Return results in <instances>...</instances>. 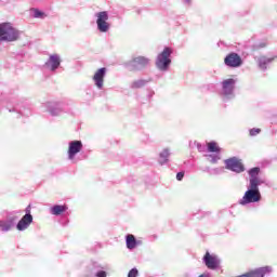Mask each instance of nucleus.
I'll return each instance as SVG.
<instances>
[{"instance_id":"5701e85b","label":"nucleus","mask_w":277,"mask_h":277,"mask_svg":"<svg viewBox=\"0 0 277 277\" xmlns=\"http://www.w3.org/2000/svg\"><path fill=\"white\" fill-rule=\"evenodd\" d=\"M0 228L2 230H10L12 228V224L4 221H0Z\"/></svg>"},{"instance_id":"423d86ee","label":"nucleus","mask_w":277,"mask_h":277,"mask_svg":"<svg viewBox=\"0 0 277 277\" xmlns=\"http://www.w3.org/2000/svg\"><path fill=\"white\" fill-rule=\"evenodd\" d=\"M224 64L229 68H239L243 64V61L239 54L232 52L224 58Z\"/></svg>"},{"instance_id":"aec40b11","label":"nucleus","mask_w":277,"mask_h":277,"mask_svg":"<svg viewBox=\"0 0 277 277\" xmlns=\"http://www.w3.org/2000/svg\"><path fill=\"white\" fill-rule=\"evenodd\" d=\"M160 157V163H168V158L170 157V149L164 148L162 151L159 154Z\"/></svg>"},{"instance_id":"4468645a","label":"nucleus","mask_w":277,"mask_h":277,"mask_svg":"<svg viewBox=\"0 0 277 277\" xmlns=\"http://www.w3.org/2000/svg\"><path fill=\"white\" fill-rule=\"evenodd\" d=\"M60 64H62V61L60 60V55L52 54L50 55L47 66H50L51 70H57V68H60Z\"/></svg>"},{"instance_id":"2eb2a0df","label":"nucleus","mask_w":277,"mask_h":277,"mask_svg":"<svg viewBox=\"0 0 277 277\" xmlns=\"http://www.w3.org/2000/svg\"><path fill=\"white\" fill-rule=\"evenodd\" d=\"M275 60H277L276 55H274L272 57L260 56L258 58V64H259L260 68H265V66H267V64H272V62H274Z\"/></svg>"},{"instance_id":"c85d7f7f","label":"nucleus","mask_w":277,"mask_h":277,"mask_svg":"<svg viewBox=\"0 0 277 277\" xmlns=\"http://www.w3.org/2000/svg\"><path fill=\"white\" fill-rule=\"evenodd\" d=\"M186 1H189V0H186Z\"/></svg>"},{"instance_id":"7ed1b4c3","label":"nucleus","mask_w":277,"mask_h":277,"mask_svg":"<svg viewBox=\"0 0 277 277\" xmlns=\"http://www.w3.org/2000/svg\"><path fill=\"white\" fill-rule=\"evenodd\" d=\"M172 55V49L164 48L163 51L158 55L156 61V66L159 70H168L170 64H172V60L170 56Z\"/></svg>"},{"instance_id":"bb28decb","label":"nucleus","mask_w":277,"mask_h":277,"mask_svg":"<svg viewBox=\"0 0 277 277\" xmlns=\"http://www.w3.org/2000/svg\"><path fill=\"white\" fill-rule=\"evenodd\" d=\"M96 277H107V273L105 271H100L97 272Z\"/></svg>"},{"instance_id":"a878e982","label":"nucleus","mask_w":277,"mask_h":277,"mask_svg":"<svg viewBox=\"0 0 277 277\" xmlns=\"http://www.w3.org/2000/svg\"><path fill=\"white\" fill-rule=\"evenodd\" d=\"M185 177V172H179L177 174H176V180L177 181H181L182 179H184Z\"/></svg>"},{"instance_id":"b1692460","label":"nucleus","mask_w":277,"mask_h":277,"mask_svg":"<svg viewBox=\"0 0 277 277\" xmlns=\"http://www.w3.org/2000/svg\"><path fill=\"white\" fill-rule=\"evenodd\" d=\"M140 274V272L137 271V268H132L129 273H128V277H137Z\"/></svg>"},{"instance_id":"6e6552de","label":"nucleus","mask_w":277,"mask_h":277,"mask_svg":"<svg viewBox=\"0 0 277 277\" xmlns=\"http://www.w3.org/2000/svg\"><path fill=\"white\" fill-rule=\"evenodd\" d=\"M106 75H107V68H105V67L97 69L95 71V74L93 75V81H94L96 88H98V90H102V88L105 83Z\"/></svg>"},{"instance_id":"f3484780","label":"nucleus","mask_w":277,"mask_h":277,"mask_svg":"<svg viewBox=\"0 0 277 277\" xmlns=\"http://www.w3.org/2000/svg\"><path fill=\"white\" fill-rule=\"evenodd\" d=\"M259 172H261V169L259 167L252 168L249 170V175L251 176L250 179V185H252V181H255L256 185H260L261 182L259 181Z\"/></svg>"},{"instance_id":"6ab92c4d","label":"nucleus","mask_w":277,"mask_h":277,"mask_svg":"<svg viewBox=\"0 0 277 277\" xmlns=\"http://www.w3.org/2000/svg\"><path fill=\"white\" fill-rule=\"evenodd\" d=\"M126 243H127V248L129 250H133V248H135V246H137V240H135V236L130 234L127 236Z\"/></svg>"},{"instance_id":"393cba45","label":"nucleus","mask_w":277,"mask_h":277,"mask_svg":"<svg viewBox=\"0 0 277 277\" xmlns=\"http://www.w3.org/2000/svg\"><path fill=\"white\" fill-rule=\"evenodd\" d=\"M249 133H250V135H251L252 137H254V135H259V133H261V129H259V128H253V129H251V130L249 131Z\"/></svg>"},{"instance_id":"f8f14e48","label":"nucleus","mask_w":277,"mask_h":277,"mask_svg":"<svg viewBox=\"0 0 277 277\" xmlns=\"http://www.w3.org/2000/svg\"><path fill=\"white\" fill-rule=\"evenodd\" d=\"M237 83V80L233 78H228L222 82L223 85V94L225 96H228L233 94V91L235 90V84Z\"/></svg>"},{"instance_id":"4be33fe9","label":"nucleus","mask_w":277,"mask_h":277,"mask_svg":"<svg viewBox=\"0 0 277 277\" xmlns=\"http://www.w3.org/2000/svg\"><path fill=\"white\" fill-rule=\"evenodd\" d=\"M34 16L35 18H44V12L38 10V9H32Z\"/></svg>"},{"instance_id":"0eeeda50","label":"nucleus","mask_w":277,"mask_h":277,"mask_svg":"<svg viewBox=\"0 0 277 277\" xmlns=\"http://www.w3.org/2000/svg\"><path fill=\"white\" fill-rule=\"evenodd\" d=\"M203 263L208 269H217L220 267V259L217 255L209 253V251L203 256Z\"/></svg>"},{"instance_id":"f03ea898","label":"nucleus","mask_w":277,"mask_h":277,"mask_svg":"<svg viewBox=\"0 0 277 277\" xmlns=\"http://www.w3.org/2000/svg\"><path fill=\"white\" fill-rule=\"evenodd\" d=\"M261 200V192H259V184L252 180L250 188L245 193L240 205H250L252 202H259Z\"/></svg>"},{"instance_id":"dca6fc26","label":"nucleus","mask_w":277,"mask_h":277,"mask_svg":"<svg viewBox=\"0 0 277 277\" xmlns=\"http://www.w3.org/2000/svg\"><path fill=\"white\" fill-rule=\"evenodd\" d=\"M208 153H215L216 155H220L222 153V148L215 141H211L207 143Z\"/></svg>"},{"instance_id":"412c9836","label":"nucleus","mask_w":277,"mask_h":277,"mask_svg":"<svg viewBox=\"0 0 277 277\" xmlns=\"http://www.w3.org/2000/svg\"><path fill=\"white\" fill-rule=\"evenodd\" d=\"M146 85V81L145 80H136L132 83V88L133 89H137V88H144Z\"/></svg>"},{"instance_id":"20e7f679","label":"nucleus","mask_w":277,"mask_h":277,"mask_svg":"<svg viewBox=\"0 0 277 277\" xmlns=\"http://www.w3.org/2000/svg\"><path fill=\"white\" fill-rule=\"evenodd\" d=\"M225 168L226 170H230L232 172H236L237 174L246 172V167H243V162H241V159L237 157L226 159Z\"/></svg>"},{"instance_id":"39448f33","label":"nucleus","mask_w":277,"mask_h":277,"mask_svg":"<svg viewBox=\"0 0 277 277\" xmlns=\"http://www.w3.org/2000/svg\"><path fill=\"white\" fill-rule=\"evenodd\" d=\"M96 25L98 31H101L102 34H107V31H109V23L107 22L109 21V14H107V11H102L96 14Z\"/></svg>"},{"instance_id":"cd10ccee","label":"nucleus","mask_w":277,"mask_h":277,"mask_svg":"<svg viewBox=\"0 0 277 277\" xmlns=\"http://www.w3.org/2000/svg\"><path fill=\"white\" fill-rule=\"evenodd\" d=\"M217 161H220V157L213 156L211 159V163H217Z\"/></svg>"},{"instance_id":"ddd939ff","label":"nucleus","mask_w":277,"mask_h":277,"mask_svg":"<svg viewBox=\"0 0 277 277\" xmlns=\"http://www.w3.org/2000/svg\"><path fill=\"white\" fill-rule=\"evenodd\" d=\"M31 222H34V216L31 214H25L22 217V220L17 223V230H27Z\"/></svg>"},{"instance_id":"f257e3e1","label":"nucleus","mask_w":277,"mask_h":277,"mask_svg":"<svg viewBox=\"0 0 277 277\" xmlns=\"http://www.w3.org/2000/svg\"><path fill=\"white\" fill-rule=\"evenodd\" d=\"M18 40V30L10 23L0 24V42H15Z\"/></svg>"},{"instance_id":"9d476101","label":"nucleus","mask_w":277,"mask_h":277,"mask_svg":"<svg viewBox=\"0 0 277 277\" xmlns=\"http://www.w3.org/2000/svg\"><path fill=\"white\" fill-rule=\"evenodd\" d=\"M80 150H83V143L81 141H71L68 147V159H75Z\"/></svg>"},{"instance_id":"a211bd4d","label":"nucleus","mask_w":277,"mask_h":277,"mask_svg":"<svg viewBox=\"0 0 277 277\" xmlns=\"http://www.w3.org/2000/svg\"><path fill=\"white\" fill-rule=\"evenodd\" d=\"M67 210H68V207L56 205L52 207L50 211L52 215H62V213H65V211Z\"/></svg>"},{"instance_id":"1a4fd4ad","label":"nucleus","mask_w":277,"mask_h":277,"mask_svg":"<svg viewBox=\"0 0 277 277\" xmlns=\"http://www.w3.org/2000/svg\"><path fill=\"white\" fill-rule=\"evenodd\" d=\"M149 62L150 61L144 56L135 57L130 63L131 70H142V68H146Z\"/></svg>"},{"instance_id":"9b49d317","label":"nucleus","mask_w":277,"mask_h":277,"mask_svg":"<svg viewBox=\"0 0 277 277\" xmlns=\"http://www.w3.org/2000/svg\"><path fill=\"white\" fill-rule=\"evenodd\" d=\"M271 272H272V267L264 266V267H260L254 271L245 273L238 277H265V274H269Z\"/></svg>"}]
</instances>
